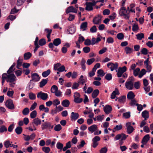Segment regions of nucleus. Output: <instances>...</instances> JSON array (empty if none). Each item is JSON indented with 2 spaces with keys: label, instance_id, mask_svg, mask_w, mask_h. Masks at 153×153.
Returning <instances> with one entry per match:
<instances>
[{
  "label": "nucleus",
  "instance_id": "nucleus-1",
  "mask_svg": "<svg viewBox=\"0 0 153 153\" xmlns=\"http://www.w3.org/2000/svg\"><path fill=\"white\" fill-rule=\"evenodd\" d=\"M134 78L133 76L130 77L125 84L126 89L128 90H132L134 88Z\"/></svg>",
  "mask_w": 153,
  "mask_h": 153
},
{
  "label": "nucleus",
  "instance_id": "nucleus-2",
  "mask_svg": "<svg viewBox=\"0 0 153 153\" xmlns=\"http://www.w3.org/2000/svg\"><path fill=\"white\" fill-rule=\"evenodd\" d=\"M119 14L120 16H124L126 19H128L129 18V13H128L127 10L124 7H122L120 10Z\"/></svg>",
  "mask_w": 153,
  "mask_h": 153
},
{
  "label": "nucleus",
  "instance_id": "nucleus-3",
  "mask_svg": "<svg viewBox=\"0 0 153 153\" xmlns=\"http://www.w3.org/2000/svg\"><path fill=\"white\" fill-rule=\"evenodd\" d=\"M61 40L60 38H56L54 39L53 43L50 42L49 43L48 47L52 49V48L54 47V45L57 46L61 44Z\"/></svg>",
  "mask_w": 153,
  "mask_h": 153
},
{
  "label": "nucleus",
  "instance_id": "nucleus-4",
  "mask_svg": "<svg viewBox=\"0 0 153 153\" xmlns=\"http://www.w3.org/2000/svg\"><path fill=\"white\" fill-rule=\"evenodd\" d=\"M127 68L126 66H124L123 67H119L117 70H116L117 72V75L118 77H120L123 73L126 71Z\"/></svg>",
  "mask_w": 153,
  "mask_h": 153
},
{
  "label": "nucleus",
  "instance_id": "nucleus-5",
  "mask_svg": "<svg viewBox=\"0 0 153 153\" xmlns=\"http://www.w3.org/2000/svg\"><path fill=\"white\" fill-rule=\"evenodd\" d=\"M53 127V125H52L50 122L47 121L44 122L41 125V128L42 130L47 129H52Z\"/></svg>",
  "mask_w": 153,
  "mask_h": 153
},
{
  "label": "nucleus",
  "instance_id": "nucleus-6",
  "mask_svg": "<svg viewBox=\"0 0 153 153\" xmlns=\"http://www.w3.org/2000/svg\"><path fill=\"white\" fill-rule=\"evenodd\" d=\"M80 96V94L79 93L76 92L74 93V102L77 103H80L82 101V98H79Z\"/></svg>",
  "mask_w": 153,
  "mask_h": 153
},
{
  "label": "nucleus",
  "instance_id": "nucleus-7",
  "mask_svg": "<svg viewBox=\"0 0 153 153\" xmlns=\"http://www.w3.org/2000/svg\"><path fill=\"white\" fill-rule=\"evenodd\" d=\"M37 97L42 100H45L48 97V95L47 94L40 91L38 93L37 96Z\"/></svg>",
  "mask_w": 153,
  "mask_h": 153
},
{
  "label": "nucleus",
  "instance_id": "nucleus-8",
  "mask_svg": "<svg viewBox=\"0 0 153 153\" xmlns=\"http://www.w3.org/2000/svg\"><path fill=\"white\" fill-rule=\"evenodd\" d=\"M5 105L10 109H13L15 108L13 100L11 99H9L6 101Z\"/></svg>",
  "mask_w": 153,
  "mask_h": 153
},
{
  "label": "nucleus",
  "instance_id": "nucleus-9",
  "mask_svg": "<svg viewBox=\"0 0 153 153\" xmlns=\"http://www.w3.org/2000/svg\"><path fill=\"white\" fill-rule=\"evenodd\" d=\"M131 122H128L126 124L127 132L128 134L131 133L134 130L133 127L131 126Z\"/></svg>",
  "mask_w": 153,
  "mask_h": 153
},
{
  "label": "nucleus",
  "instance_id": "nucleus-10",
  "mask_svg": "<svg viewBox=\"0 0 153 153\" xmlns=\"http://www.w3.org/2000/svg\"><path fill=\"white\" fill-rule=\"evenodd\" d=\"M100 140V138L98 136H95L92 139V141L93 142L92 146L94 148L96 147L98 145V143L97 142L99 141Z\"/></svg>",
  "mask_w": 153,
  "mask_h": 153
},
{
  "label": "nucleus",
  "instance_id": "nucleus-11",
  "mask_svg": "<svg viewBox=\"0 0 153 153\" xmlns=\"http://www.w3.org/2000/svg\"><path fill=\"white\" fill-rule=\"evenodd\" d=\"M16 77L13 74H8L7 77V82H12L16 80Z\"/></svg>",
  "mask_w": 153,
  "mask_h": 153
},
{
  "label": "nucleus",
  "instance_id": "nucleus-12",
  "mask_svg": "<svg viewBox=\"0 0 153 153\" xmlns=\"http://www.w3.org/2000/svg\"><path fill=\"white\" fill-rule=\"evenodd\" d=\"M32 79L30 82L33 81L34 82H38L40 78L39 75L36 73H34L31 74Z\"/></svg>",
  "mask_w": 153,
  "mask_h": 153
},
{
  "label": "nucleus",
  "instance_id": "nucleus-13",
  "mask_svg": "<svg viewBox=\"0 0 153 153\" xmlns=\"http://www.w3.org/2000/svg\"><path fill=\"white\" fill-rule=\"evenodd\" d=\"M102 16L99 15H98L97 16L94 18L93 20V22L95 24H99L101 23V19Z\"/></svg>",
  "mask_w": 153,
  "mask_h": 153
},
{
  "label": "nucleus",
  "instance_id": "nucleus-14",
  "mask_svg": "<svg viewBox=\"0 0 153 153\" xmlns=\"http://www.w3.org/2000/svg\"><path fill=\"white\" fill-rule=\"evenodd\" d=\"M66 12L67 14L70 12L77 13V10L74 8L72 6H71L67 8L66 11Z\"/></svg>",
  "mask_w": 153,
  "mask_h": 153
},
{
  "label": "nucleus",
  "instance_id": "nucleus-15",
  "mask_svg": "<svg viewBox=\"0 0 153 153\" xmlns=\"http://www.w3.org/2000/svg\"><path fill=\"white\" fill-rule=\"evenodd\" d=\"M103 109L104 112L106 114H108L111 111L112 108L111 106L107 105L104 107Z\"/></svg>",
  "mask_w": 153,
  "mask_h": 153
},
{
  "label": "nucleus",
  "instance_id": "nucleus-16",
  "mask_svg": "<svg viewBox=\"0 0 153 153\" xmlns=\"http://www.w3.org/2000/svg\"><path fill=\"white\" fill-rule=\"evenodd\" d=\"M88 130L91 133H93L97 130V125H93L88 128Z\"/></svg>",
  "mask_w": 153,
  "mask_h": 153
},
{
  "label": "nucleus",
  "instance_id": "nucleus-17",
  "mask_svg": "<svg viewBox=\"0 0 153 153\" xmlns=\"http://www.w3.org/2000/svg\"><path fill=\"white\" fill-rule=\"evenodd\" d=\"M76 31V29L73 26H70L67 29V33L68 34H73L75 33Z\"/></svg>",
  "mask_w": 153,
  "mask_h": 153
},
{
  "label": "nucleus",
  "instance_id": "nucleus-18",
  "mask_svg": "<svg viewBox=\"0 0 153 153\" xmlns=\"http://www.w3.org/2000/svg\"><path fill=\"white\" fill-rule=\"evenodd\" d=\"M91 2H86L85 3L86 7H85V10L88 11H90L93 10V6L91 5Z\"/></svg>",
  "mask_w": 153,
  "mask_h": 153
},
{
  "label": "nucleus",
  "instance_id": "nucleus-19",
  "mask_svg": "<svg viewBox=\"0 0 153 153\" xmlns=\"http://www.w3.org/2000/svg\"><path fill=\"white\" fill-rule=\"evenodd\" d=\"M79 117V114L77 113L72 112L71 113V120H75Z\"/></svg>",
  "mask_w": 153,
  "mask_h": 153
},
{
  "label": "nucleus",
  "instance_id": "nucleus-20",
  "mask_svg": "<svg viewBox=\"0 0 153 153\" xmlns=\"http://www.w3.org/2000/svg\"><path fill=\"white\" fill-rule=\"evenodd\" d=\"M149 135L146 134L143 138L141 143L143 144H146L149 139Z\"/></svg>",
  "mask_w": 153,
  "mask_h": 153
},
{
  "label": "nucleus",
  "instance_id": "nucleus-21",
  "mask_svg": "<svg viewBox=\"0 0 153 153\" xmlns=\"http://www.w3.org/2000/svg\"><path fill=\"white\" fill-rule=\"evenodd\" d=\"M118 67V64L117 62L114 63H112L111 66L110 67L111 71H113L114 70L117 69Z\"/></svg>",
  "mask_w": 153,
  "mask_h": 153
},
{
  "label": "nucleus",
  "instance_id": "nucleus-22",
  "mask_svg": "<svg viewBox=\"0 0 153 153\" xmlns=\"http://www.w3.org/2000/svg\"><path fill=\"white\" fill-rule=\"evenodd\" d=\"M41 120L38 118L33 119L32 122V124H34L36 126L41 124Z\"/></svg>",
  "mask_w": 153,
  "mask_h": 153
},
{
  "label": "nucleus",
  "instance_id": "nucleus-23",
  "mask_svg": "<svg viewBox=\"0 0 153 153\" xmlns=\"http://www.w3.org/2000/svg\"><path fill=\"white\" fill-rule=\"evenodd\" d=\"M87 22H82L80 25V28L82 29V31H85L87 29Z\"/></svg>",
  "mask_w": 153,
  "mask_h": 153
},
{
  "label": "nucleus",
  "instance_id": "nucleus-24",
  "mask_svg": "<svg viewBox=\"0 0 153 153\" xmlns=\"http://www.w3.org/2000/svg\"><path fill=\"white\" fill-rule=\"evenodd\" d=\"M135 96L134 93L132 91L129 92L127 95V98L129 100L134 99Z\"/></svg>",
  "mask_w": 153,
  "mask_h": 153
},
{
  "label": "nucleus",
  "instance_id": "nucleus-25",
  "mask_svg": "<svg viewBox=\"0 0 153 153\" xmlns=\"http://www.w3.org/2000/svg\"><path fill=\"white\" fill-rule=\"evenodd\" d=\"M48 79H43L40 82L39 86L40 88H42L47 83Z\"/></svg>",
  "mask_w": 153,
  "mask_h": 153
},
{
  "label": "nucleus",
  "instance_id": "nucleus-26",
  "mask_svg": "<svg viewBox=\"0 0 153 153\" xmlns=\"http://www.w3.org/2000/svg\"><path fill=\"white\" fill-rule=\"evenodd\" d=\"M86 62V61L84 58L82 59L80 65L81 66V68L83 71L85 70L86 69V67L85 65V63Z\"/></svg>",
  "mask_w": 153,
  "mask_h": 153
},
{
  "label": "nucleus",
  "instance_id": "nucleus-27",
  "mask_svg": "<svg viewBox=\"0 0 153 153\" xmlns=\"http://www.w3.org/2000/svg\"><path fill=\"white\" fill-rule=\"evenodd\" d=\"M62 105L64 107H68L70 104L69 101L67 100H65L62 102Z\"/></svg>",
  "mask_w": 153,
  "mask_h": 153
},
{
  "label": "nucleus",
  "instance_id": "nucleus-28",
  "mask_svg": "<svg viewBox=\"0 0 153 153\" xmlns=\"http://www.w3.org/2000/svg\"><path fill=\"white\" fill-rule=\"evenodd\" d=\"M125 50L127 54L131 53L133 51V49L128 46L126 47L125 48Z\"/></svg>",
  "mask_w": 153,
  "mask_h": 153
},
{
  "label": "nucleus",
  "instance_id": "nucleus-29",
  "mask_svg": "<svg viewBox=\"0 0 153 153\" xmlns=\"http://www.w3.org/2000/svg\"><path fill=\"white\" fill-rule=\"evenodd\" d=\"M126 96H122L118 97V101L120 103H124L125 102Z\"/></svg>",
  "mask_w": 153,
  "mask_h": 153
},
{
  "label": "nucleus",
  "instance_id": "nucleus-30",
  "mask_svg": "<svg viewBox=\"0 0 153 153\" xmlns=\"http://www.w3.org/2000/svg\"><path fill=\"white\" fill-rule=\"evenodd\" d=\"M51 72V70L48 69L46 71L43 72L42 74V75L43 77H46L50 74Z\"/></svg>",
  "mask_w": 153,
  "mask_h": 153
},
{
  "label": "nucleus",
  "instance_id": "nucleus-31",
  "mask_svg": "<svg viewBox=\"0 0 153 153\" xmlns=\"http://www.w3.org/2000/svg\"><path fill=\"white\" fill-rule=\"evenodd\" d=\"M99 94V91L98 89L94 90L92 94V97L93 98H95Z\"/></svg>",
  "mask_w": 153,
  "mask_h": 153
},
{
  "label": "nucleus",
  "instance_id": "nucleus-32",
  "mask_svg": "<svg viewBox=\"0 0 153 153\" xmlns=\"http://www.w3.org/2000/svg\"><path fill=\"white\" fill-rule=\"evenodd\" d=\"M32 56L31 53L29 52L25 53L24 54V59L25 60L29 59Z\"/></svg>",
  "mask_w": 153,
  "mask_h": 153
},
{
  "label": "nucleus",
  "instance_id": "nucleus-33",
  "mask_svg": "<svg viewBox=\"0 0 153 153\" xmlns=\"http://www.w3.org/2000/svg\"><path fill=\"white\" fill-rule=\"evenodd\" d=\"M15 132L17 134H21L22 131V128L20 126L17 127L15 129Z\"/></svg>",
  "mask_w": 153,
  "mask_h": 153
},
{
  "label": "nucleus",
  "instance_id": "nucleus-34",
  "mask_svg": "<svg viewBox=\"0 0 153 153\" xmlns=\"http://www.w3.org/2000/svg\"><path fill=\"white\" fill-rule=\"evenodd\" d=\"M97 73L98 74V76L102 77L104 76L105 73H104L103 71L101 69H100L97 71Z\"/></svg>",
  "mask_w": 153,
  "mask_h": 153
},
{
  "label": "nucleus",
  "instance_id": "nucleus-35",
  "mask_svg": "<svg viewBox=\"0 0 153 153\" xmlns=\"http://www.w3.org/2000/svg\"><path fill=\"white\" fill-rule=\"evenodd\" d=\"M142 116L143 117H146L149 118V113L148 111L145 110L143 111L142 113Z\"/></svg>",
  "mask_w": 153,
  "mask_h": 153
},
{
  "label": "nucleus",
  "instance_id": "nucleus-36",
  "mask_svg": "<svg viewBox=\"0 0 153 153\" xmlns=\"http://www.w3.org/2000/svg\"><path fill=\"white\" fill-rule=\"evenodd\" d=\"M58 90L57 86L56 85H53L51 88V92L53 93H55Z\"/></svg>",
  "mask_w": 153,
  "mask_h": 153
},
{
  "label": "nucleus",
  "instance_id": "nucleus-37",
  "mask_svg": "<svg viewBox=\"0 0 153 153\" xmlns=\"http://www.w3.org/2000/svg\"><path fill=\"white\" fill-rule=\"evenodd\" d=\"M137 39L139 40H141L144 38V34L143 33H140L136 35Z\"/></svg>",
  "mask_w": 153,
  "mask_h": 153
},
{
  "label": "nucleus",
  "instance_id": "nucleus-38",
  "mask_svg": "<svg viewBox=\"0 0 153 153\" xmlns=\"http://www.w3.org/2000/svg\"><path fill=\"white\" fill-rule=\"evenodd\" d=\"M146 73V71L144 69H143L141 70V71L140 72V74L139 75L138 77L140 78H141Z\"/></svg>",
  "mask_w": 153,
  "mask_h": 153
},
{
  "label": "nucleus",
  "instance_id": "nucleus-39",
  "mask_svg": "<svg viewBox=\"0 0 153 153\" xmlns=\"http://www.w3.org/2000/svg\"><path fill=\"white\" fill-rule=\"evenodd\" d=\"M34 86V84L33 83H32L30 82H30L28 84V85L27 87V90H29L31 89Z\"/></svg>",
  "mask_w": 153,
  "mask_h": 153
},
{
  "label": "nucleus",
  "instance_id": "nucleus-40",
  "mask_svg": "<svg viewBox=\"0 0 153 153\" xmlns=\"http://www.w3.org/2000/svg\"><path fill=\"white\" fill-rule=\"evenodd\" d=\"M7 131V127L4 125H2L0 127V133L6 132Z\"/></svg>",
  "mask_w": 153,
  "mask_h": 153
},
{
  "label": "nucleus",
  "instance_id": "nucleus-41",
  "mask_svg": "<svg viewBox=\"0 0 153 153\" xmlns=\"http://www.w3.org/2000/svg\"><path fill=\"white\" fill-rule=\"evenodd\" d=\"M29 113V110L28 108H25L22 111V114L24 115H26L28 114Z\"/></svg>",
  "mask_w": 153,
  "mask_h": 153
},
{
  "label": "nucleus",
  "instance_id": "nucleus-42",
  "mask_svg": "<svg viewBox=\"0 0 153 153\" xmlns=\"http://www.w3.org/2000/svg\"><path fill=\"white\" fill-rule=\"evenodd\" d=\"M37 112L36 110L33 111L30 114V117L31 118H34L36 116Z\"/></svg>",
  "mask_w": 153,
  "mask_h": 153
},
{
  "label": "nucleus",
  "instance_id": "nucleus-43",
  "mask_svg": "<svg viewBox=\"0 0 153 153\" xmlns=\"http://www.w3.org/2000/svg\"><path fill=\"white\" fill-rule=\"evenodd\" d=\"M46 40L44 39H42L39 41V43L40 46H43L46 44Z\"/></svg>",
  "mask_w": 153,
  "mask_h": 153
},
{
  "label": "nucleus",
  "instance_id": "nucleus-44",
  "mask_svg": "<svg viewBox=\"0 0 153 153\" xmlns=\"http://www.w3.org/2000/svg\"><path fill=\"white\" fill-rule=\"evenodd\" d=\"M10 145V142L9 140H6L4 141V145L6 148H8Z\"/></svg>",
  "mask_w": 153,
  "mask_h": 153
},
{
  "label": "nucleus",
  "instance_id": "nucleus-45",
  "mask_svg": "<svg viewBox=\"0 0 153 153\" xmlns=\"http://www.w3.org/2000/svg\"><path fill=\"white\" fill-rule=\"evenodd\" d=\"M95 60V59L94 58L88 59L86 63L88 65H90Z\"/></svg>",
  "mask_w": 153,
  "mask_h": 153
},
{
  "label": "nucleus",
  "instance_id": "nucleus-46",
  "mask_svg": "<svg viewBox=\"0 0 153 153\" xmlns=\"http://www.w3.org/2000/svg\"><path fill=\"white\" fill-rule=\"evenodd\" d=\"M62 128V126L60 124L56 125L54 128V130L56 131H59Z\"/></svg>",
  "mask_w": 153,
  "mask_h": 153
},
{
  "label": "nucleus",
  "instance_id": "nucleus-47",
  "mask_svg": "<svg viewBox=\"0 0 153 153\" xmlns=\"http://www.w3.org/2000/svg\"><path fill=\"white\" fill-rule=\"evenodd\" d=\"M105 78L108 81L110 80L112 78L111 74L110 73L107 74L105 76Z\"/></svg>",
  "mask_w": 153,
  "mask_h": 153
},
{
  "label": "nucleus",
  "instance_id": "nucleus-48",
  "mask_svg": "<svg viewBox=\"0 0 153 153\" xmlns=\"http://www.w3.org/2000/svg\"><path fill=\"white\" fill-rule=\"evenodd\" d=\"M57 148L59 149L62 150L63 147V145L60 142H58L56 144Z\"/></svg>",
  "mask_w": 153,
  "mask_h": 153
},
{
  "label": "nucleus",
  "instance_id": "nucleus-49",
  "mask_svg": "<svg viewBox=\"0 0 153 153\" xmlns=\"http://www.w3.org/2000/svg\"><path fill=\"white\" fill-rule=\"evenodd\" d=\"M124 37L123 34L121 33H118L117 35V37L119 40L122 39Z\"/></svg>",
  "mask_w": 153,
  "mask_h": 153
},
{
  "label": "nucleus",
  "instance_id": "nucleus-50",
  "mask_svg": "<svg viewBox=\"0 0 153 153\" xmlns=\"http://www.w3.org/2000/svg\"><path fill=\"white\" fill-rule=\"evenodd\" d=\"M140 69L139 68H137L135 70H134L133 72L134 75L136 76L138 74V73L140 72Z\"/></svg>",
  "mask_w": 153,
  "mask_h": 153
},
{
  "label": "nucleus",
  "instance_id": "nucleus-51",
  "mask_svg": "<svg viewBox=\"0 0 153 153\" xmlns=\"http://www.w3.org/2000/svg\"><path fill=\"white\" fill-rule=\"evenodd\" d=\"M131 101L129 103V104L131 106H134L135 105H136V104L137 102V101L135 99L131 100Z\"/></svg>",
  "mask_w": 153,
  "mask_h": 153
},
{
  "label": "nucleus",
  "instance_id": "nucleus-52",
  "mask_svg": "<svg viewBox=\"0 0 153 153\" xmlns=\"http://www.w3.org/2000/svg\"><path fill=\"white\" fill-rule=\"evenodd\" d=\"M83 51L85 53H89L90 51V48L88 47H85L83 48Z\"/></svg>",
  "mask_w": 153,
  "mask_h": 153
},
{
  "label": "nucleus",
  "instance_id": "nucleus-53",
  "mask_svg": "<svg viewBox=\"0 0 153 153\" xmlns=\"http://www.w3.org/2000/svg\"><path fill=\"white\" fill-rule=\"evenodd\" d=\"M84 44L87 46L90 45H91V41L89 39H85Z\"/></svg>",
  "mask_w": 153,
  "mask_h": 153
},
{
  "label": "nucleus",
  "instance_id": "nucleus-54",
  "mask_svg": "<svg viewBox=\"0 0 153 153\" xmlns=\"http://www.w3.org/2000/svg\"><path fill=\"white\" fill-rule=\"evenodd\" d=\"M29 98L31 100H34L36 98V95L32 93H29Z\"/></svg>",
  "mask_w": 153,
  "mask_h": 153
},
{
  "label": "nucleus",
  "instance_id": "nucleus-55",
  "mask_svg": "<svg viewBox=\"0 0 153 153\" xmlns=\"http://www.w3.org/2000/svg\"><path fill=\"white\" fill-rule=\"evenodd\" d=\"M79 37L78 39V42L79 43L82 42L85 40V38L84 37L82 36L81 34L79 35Z\"/></svg>",
  "mask_w": 153,
  "mask_h": 153
},
{
  "label": "nucleus",
  "instance_id": "nucleus-56",
  "mask_svg": "<svg viewBox=\"0 0 153 153\" xmlns=\"http://www.w3.org/2000/svg\"><path fill=\"white\" fill-rule=\"evenodd\" d=\"M42 150L45 153H48L50 150L49 147H44L42 148Z\"/></svg>",
  "mask_w": 153,
  "mask_h": 153
},
{
  "label": "nucleus",
  "instance_id": "nucleus-57",
  "mask_svg": "<svg viewBox=\"0 0 153 153\" xmlns=\"http://www.w3.org/2000/svg\"><path fill=\"white\" fill-rule=\"evenodd\" d=\"M123 117L126 118L127 119L129 118L130 117V112L124 113L123 114Z\"/></svg>",
  "mask_w": 153,
  "mask_h": 153
},
{
  "label": "nucleus",
  "instance_id": "nucleus-58",
  "mask_svg": "<svg viewBox=\"0 0 153 153\" xmlns=\"http://www.w3.org/2000/svg\"><path fill=\"white\" fill-rule=\"evenodd\" d=\"M100 63H97L95 65L92 69H93L94 71H96L97 69L100 68Z\"/></svg>",
  "mask_w": 153,
  "mask_h": 153
},
{
  "label": "nucleus",
  "instance_id": "nucleus-59",
  "mask_svg": "<svg viewBox=\"0 0 153 153\" xmlns=\"http://www.w3.org/2000/svg\"><path fill=\"white\" fill-rule=\"evenodd\" d=\"M26 0H17L16 3V5L17 6H19L25 2Z\"/></svg>",
  "mask_w": 153,
  "mask_h": 153
},
{
  "label": "nucleus",
  "instance_id": "nucleus-60",
  "mask_svg": "<svg viewBox=\"0 0 153 153\" xmlns=\"http://www.w3.org/2000/svg\"><path fill=\"white\" fill-rule=\"evenodd\" d=\"M58 71L59 72H62L64 71H66V70H65V67L64 65H62L59 68Z\"/></svg>",
  "mask_w": 153,
  "mask_h": 153
},
{
  "label": "nucleus",
  "instance_id": "nucleus-61",
  "mask_svg": "<svg viewBox=\"0 0 153 153\" xmlns=\"http://www.w3.org/2000/svg\"><path fill=\"white\" fill-rule=\"evenodd\" d=\"M141 53L144 55H146L148 54V51L147 49L143 48L141 51Z\"/></svg>",
  "mask_w": 153,
  "mask_h": 153
},
{
  "label": "nucleus",
  "instance_id": "nucleus-62",
  "mask_svg": "<svg viewBox=\"0 0 153 153\" xmlns=\"http://www.w3.org/2000/svg\"><path fill=\"white\" fill-rule=\"evenodd\" d=\"M134 86L136 89H138L140 87V82L139 81L136 82L134 84Z\"/></svg>",
  "mask_w": 153,
  "mask_h": 153
},
{
  "label": "nucleus",
  "instance_id": "nucleus-63",
  "mask_svg": "<svg viewBox=\"0 0 153 153\" xmlns=\"http://www.w3.org/2000/svg\"><path fill=\"white\" fill-rule=\"evenodd\" d=\"M97 28L96 26L95 25L93 26L90 29V32L92 33H95L97 32Z\"/></svg>",
  "mask_w": 153,
  "mask_h": 153
},
{
  "label": "nucleus",
  "instance_id": "nucleus-64",
  "mask_svg": "<svg viewBox=\"0 0 153 153\" xmlns=\"http://www.w3.org/2000/svg\"><path fill=\"white\" fill-rule=\"evenodd\" d=\"M108 149L107 148L105 147L102 148L100 151V153H106Z\"/></svg>",
  "mask_w": 153,
  "mask_h": 153
}]
</instances>
